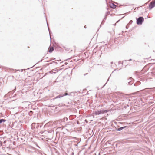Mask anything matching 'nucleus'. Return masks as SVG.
Instances as JSON below:
<instances>
[{"label": "nucleus", "instance_id": "nucleus-15", "mask_svg": "<svg viewBox=\"0 0 155 155\" xmlns=\"http://www.w3.org/2000/svg\"><path fill=\"white\" fill-rule=\"evenodd\" d=\"M30 113H32V111H30Z\"/></svg>", "mask_w": 155, "mask_h": 155}, {"label": "nucleus", "instance_id": "nucleus-7", "mask_svg": "<svg viewBox=\"0 0 155 155\" xmlns=\"http://www.w3.org/2000/svg\"><path fill=\"white\" fill-rule=\"evenodd\" d=\"M54 50V48L52 47H51L49 49V52L50 53L51 52Z\"/></svg>", "mask_w": 155, "mask_h": 155}, {"label": "nucleus", "instance_id": "nucleus-14", "mask_svg": "<svg viewBox=\"0 0 155 155\" xmlns=\"http://www.w3.org/2000/svg\"><path fill=\"white\" fill-rule=\"evenodd\" d=\"M113 62H111V64H113Z\"/></svg>", "mask_w": 155, "mask_h": 155}, {"label": "nucleus", "instance_id": "nucleus-11", "mask_svg": "<svg viewBox=\"0 0 155 155\" xmlns=\"http://www.w3.org/2000/svg\"><path fill=\"white\" fill-rule=\"evenodd\" d=\"M87 73H86L84 74V76L86 75H87Z\"/></svg>", "mask_w": 155, "mask_h": 155}, {"label": "nucleus", "instance_id": "nucleus-13", "mask_svg": "<svg viewBox=\"0 0 155 155\" xmlns=\"http://www.w3.org/2000/svg\"><path fill=\"white\" fill-rule=\"evenodd\" d=\"M5 142H6V141H4V143H5Z\"/></svg>", "mask_w": 155, "mask_h": 155}, {"label": "nucleus", "instance_id": "nucleus-10", "mask_svg": "<svg viewBox=\"0 0 155 155\" xmlns=\"http://www.w3.org/2000/svg\"><path fill=\"white\" fill-rule=\"evenodd\" d=\"M64 120H65L66 121H67L68 120V119L67 118V117H65L64 118Z\"/></svg>", "mask_w": 155, "mask_h": 155}, {"label": "nucleus", "instance_id": "nucleus-3", "mask_svg": "<svg viewBox=\"0 0 155 155\" xmlns=\"http://www.w3.org/2000/svg\"><path fill=\"white\" fill-rule=\"evenodd\" d=\"M155 6V0L153 2H152L149 5V8L150 9H151Z\"/></svg>", "mask_w": 155, "mask_h": 155}, {"label": "nucleus", "instance_id": "nucleus-1", "mask_svg": "<svg viewBox=\"0 0 155 155\" xmlns=\"http://www.w3.org/2000/svg\"><path fill=\"white\" fill-rule=\"evenodd\" d=\"M107 112V110H102L99 111H94L93 114L95 115H99L101 114L106 113Z\"/></svg>", "mask_w": 155, "mask_h": 155}, {"label": "nucleus", "instance_id": "nucleus-5", "mask_svg": "<svg viewBox=\"0 0 155 155\" xmlns=\"http://www.w3.org/2000/svg\"><path fill=\"white\" fill-rule=\"evenodd\" d=\"M74 127V125L73 124H70L68 125H66V127L68 128H69L70 127Z\"/></svg>", "mask_w": 155, "mask_h": 155}, {"label": "nucleus", "instance_id": "nucleus-6", "mask_svg": "<svg viewBox=\"0 0 155 155\" xmlns=\"http://www.w3.org/2000/svg\"><path fill=\"white\" fill-rule=\"evenodd\" d=\"M110 7L113 8H115L116 6L113 3H112L110 5Z\"/></svg>", "mask_w": 155, "mask_h": 155}, {"label": "nucleus", "instance_id": "nucleus-16", "mask_svg": "<svg viewBox=\"0 0 155 155\" xmlns=\"http://www.w3.org/2000/svg\"><path fill=\"white\" fill-rule=\"evenodd\" d=\"M131 59H130V60H129V61H131Z\"/></svg>", "mask_w": 155, "mask_h": 155}, {"label": "nucleus", "instance_id": "nucleus-17", "mask_svg": "<svg viewBox=\"0 0 155 155\" xmlns=\"http://www.w3.org/2000/svg\"><path fill=\"white\" fill-rule=\"evenodd\" d=\"M149 88H146V89H149Z\"/></svg>", "mask_w": 155, "mask_h": 155}, {"label": "nucleus", "instance_id": "nucleus-12", "mask_svg": "<svg viewBox=\"0 0 155 155\" xmlns=\"http://www.w3.org/2000/svg\"><path fill=\"white\" fill-rule=\"evenodd\" d=\"M84 28H86V25L84 26Z\"/></svg>", "mask_w": 155, "mask_h": 155}, {"label": "nucleus", "instance_id": "nucleus-9", "mask_svg": "<svg viewBox=\"0 0 155 155\" xmlns=\"http://www.w3.org/2000/svg\"><path fill=\"white\" fill-rule=\"evenodd\" d=\"M6 121L5 120L3 119H0V124L2 122H5Z\"/></svg>", "mask_w": 155, "mask_h": 155}, {"label": "nucleus", "instance_id": "nucleus-2", "mask_svg": "<svg viewBox=\"0 0 155 155\" xmlns=\"http://www.w3.org/2000/svg\"><path fill=\"white\" fill-rule=\"evenodd\" d=\"M143 21L144 18L143 17H139L137 20V25H141Z\"/></svg>", "mask_w": 155, "mask_h": 155}, {"label": "nucleus", "instance_id": "nucleus-8", "mask_svg": "<svg viewBox=\"0 0 155 155\" xmlns=\"http://www.w3.org/2000/svg\"><path fill=\"white\" fill-rule=\"evenodd\" d=\"M126 127H127V126H124V127H120L119 128H118L117 129V130L120 131L121 130H123L124 128Z\"/></svg>", "mask_w": 155, "mask_h": 155}, {"label": "nucleus", "instance_id": "nucleus-4", "mask_svg": "<svg viewBox=\"0 0 155 155\" xmlns=\"http://www.w3.org/2000/svg\"><path fill=\"white\" fill-rule=\"evenodd\" d=\"M68 95V94L67 93H65L64 94V95L60 94V95H58V96H57L56 97L54 98L53 99H56L58 98H60L61 97H62L64 96H66V95Z\"/></svg>", "mask_w": 155, "mask_h": 155}]
</instances>
